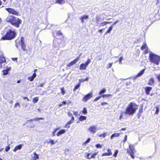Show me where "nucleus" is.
Returning a JSON list of instances; mask_svg holds the SVG:
<instances>
[{"mask_svg":"<svg viewBox=\"0 0 160 160\" xmlns=\"http://www.w3.org/2000/svg\"><path fill=\"white\" fill-rule=\"evenodd\" d=\"M118 20H117V21H116L114 22V23H113V24H112V25L113 26V25H115V24H116L117 22H118Z\"/></svg>","mask_w":160,"mask_h":160,"instance_id":"obj_58","label":"nucleus"},{"mask_svg":"<svg viewBox=\"0 0 160 160\" xmlns=\"http://www.w3.org/2000/svg\"><path fill=\"white\" fill-rule=\"evenodd\" d=\"M123 116V114L122 113H121L120 115V117L119 118V119H121L122 118Z\"/></svg>","mask_w":160,"mask_h":160,"instance_id":"obj_56","label":"nucleus"},{"mask_svg":"<svg viewBox=\"0 0 160 160\" xmlns=\"http://www.w3.org/2000/svg\"><path fill=\"white\" fill-rule=\"evenodd\" d=\"M154 78H152L149 80L148 84L149 85L152 86L154 85Z\"/></svg>","mask_w":160,"mask_h":160,"instance_id":"obj_17","label":"nucleus"},{"mask_svg":"<svg viewBox=\"0 0 160 160\" xmlns=\"http://www.w3.org/2000/svg\"><path fill=\"white\" fill-rule=\"evenodd\" d=\"M90 62V60L88 59L84 63L81 64L79 66V69L81 70H85L88 65Z\"/></svg>","mask_w":160,"mask_h":160,"instance_id":"obj_7","label":"nucleus"},{"mask_svg":"<svg viewBox=\"0 0 160 160\" xmlns=\"http://www.w3.org/2000/svg\"><path fill=\"white\" fill-rule=\"evenodd\" d=\"M127 135H125V137H124V139L123 140V143H125L126 141L127 140Z\"/></svg>","mask_w":160,"mask_h":160,"instance_id":"obj_49","label":"nucleus"},{"mask_svg":"<svg viewBox=\"0 0 160 160\" xmlns=\"http://www.w3.org/2000/svg\"><path fill=\"white\" fill-rule=\"evenodd\" d=\"M101 97H102L101 96H99L98 97H97L96 98L94 99V101H96L98 100H99V99H100L101 98Z\"/></svg>","mask_w":160,"mask_h":160,"instance_id":"obj_48","label":"nucleus"},{"mask_svg":"<svg viewBox=\"0 0 160 160\" xmlns=\"http://www.w3.org/2000/svg\"><path fill=\"white\" fill-rule=\"evenodd\" d=\"M127 152L129 153L131 157L133 158H134L135 150L132 146L131 145L129 146V148L128 149Z\"/></svg>","mask_w":160,"mask_h":160,"instance_id":"obj_6","label":"nucleus"},{"mask_svg":"<svg viewBox=\"0 0 160 160\" xmlns=\"http://www.w3.org/2000/svg\"><path fill=\"white\" fill-rule=\"evenodd\" d=\"M60 90L61 91V94L62 95H64L66 93V92H65V90L64 89V87H62L60 88Z\"/></svg>","mask_w":160,"mask_h":160,"instance_id":"obj_33","label":"nucleus"},{"mask_svg":"<svg viewBox=\"0 0 160 160\" xmlns=\"http://www.w3.org/2000/svg\"><path fill=\"white\" fill-rule=\"evenodd\" d=\"M99 21V19L98 18H97L96 19V23H98Z\"/></svg>","mask_w":160,"mask_h":160,"instance_id":"obj_61","label":"nucleus"},{"mask_svg":"<svg viewBox=\"0 0 160 160\" xmlns=\"http://www.w3.org/2000/svg\"><path fill=\"white\" fill-rule=\"evenodd\" d=\"M112 63H109L108 65V68H110L111 67Z\"/></svg>","mask_w":160,"mask_h":160,"instance_id":"obj_53","label":"nucleus"},{"mask_svg":"<svg viewBox=\"0 0 160 160\" xmlns=\"http://www.w3.org/2000/svg\"><path fill=\"white\" fill-rule=\"evenodd\" d=\"M56 143V142H54V141L52 139H50L49 141L48 142V143H51L52 145H53Z\"/></svg>","mask_w":160,"mask_h":160,"instance_id":"obj_40","label":"nucleus"},{"mask_svg":"<svg viewBox=\"0 0 160 160\" xmlns=\"http://www.w3.org/2000/svg\"><path fill=\"white\" fill-rule=\"evenodd\" d=\"M68 115L71 118V119L70 121H68L66 124L65 125V127H67L68 128L70 127V126H68V125H69L71 124L73 122L74 120V117L72 116V114L71 113L69 114L68 113Z\"/></svg>","mask_w":160,"mask_h":160,"instance_id":"obj_10","label":"nucleus"},{"mask_svg":"<svg viewBox=\"0 0 160 160\" xmlns=\"http://www.w3.org/2000/svg\"><path fill=\"white\" fill-rule=\"evenodd\" d=\"M145 71V69H143L141 71H140L137 74V76H139L142 75L143 73H144V71Z\"/></svg>","mask_w":160,"mask_h":160,"instance_id":"obj_37","label":"nucleus"},{"mask_svg":"<svg viewBox=\"0 0 160 160\" xmlns=\"http://www.w3.org/2000/svg\"><path fill=\"white\" fill-rule=\"evenodd\" d=\"M10 147L9 145L5 147V151H6V152H7L8 151H9V150L10 149Z\"/></svg>","mask_w":160,"mask_h":160,"instance_id":"obj_43","label":"nucleus"},{"mask_svg":"<svg viewBox=\"0 0 160 160\" xmlns=\"http://www.w3.org/2000/svg\"><path fill=\"white\" fill-rule=\"evenodd\" d=\"M36 76V74L35 73H34L32 76L31 77H29L28 78V79L30 81H32L34 80V78H35Z\"/></svg>","mask_w":160,"mask_h":160,"instance_id":"obj_21","label":"nucleus"},{"mask_svg":"<svg viewBox=\"0 0 160 160\" xmlns=\"http://www.w3.org/2000/svg\"><path fill=\"white\" fill-rule=\"evenodd\" d=\"M20 107V105L18 102H17L15 103L14 105V107L16 108L17 106Z\"/></svg>","mask_w":160,"mask_h":160,"instance_id":"obj_47","label":"nucleus"},{"mask_svg":"<svg viewBox=\"0 0 160 160\" xmlns=\"http://www.w3.org/2000/svg\"><path fill=\"white\" fill-rule=\"evenodd\" d=\"M107 135V133L106 132H104L102 134L99 135L98 137H102V138H105Z\"/></svg>","mask_w":160,"mask_h":160,"instance_id":"obj_31","label":"nucleus"},{"mask_svg":"<svg viewBox=\"0 0 160 160\" xmlns=\"http://www.w3.org/2000/svg\"><path fill=\"white\" fill-rule=\"evenodd\" d=\"M105 104H106V105H108V103L107 102H102L101 103V105L102 106H104V105Z\"/></svg>","mask_w":160,"mask_h":160,"instance_id":"obj_54","label":"nucleus"},{"mask_svg":"<svg viewBox=\"0 0 160 160\" xmlns=\"http://www.w3.org/2000/svg\"><path fill=\"white\" fill-rule=\"evenodd\" d=\"M5 9L10 14L16 16L20 15V13L13 8H6Z\"/></svg>","mask_w":160,"mask_h":160,"instance_id":"obj_5","label":"nucleus"},{"mask_svg":"<svg viewBox=\"0 0 160 160\" xmlns=\"http://www.w3.org/2000/svg\"><path fill=\"white\" fill-rule=\"evenodd\" d=\"M65 2V0H56L55 1L56 3H58L60 4H62Z\"/></svg>","mask_w":160,"mask_h":160,"instance_id":"obj_28","label":"nucleus"},{"mask_svg":"<svg viewBox=\"0 0 160 160\" xmlns=\"http://www.w3.org/2000/svg\"><path fill=\"white\" fill-rule=\"evenodd\" d=\"M88 18V16L87 15H84L81 17L80 19L82 22V23H83L84 22V20L87 19Z\"/></svg>","mask_w":160,"mask_h":160,"instance_id":"obj_25","label":"nucleus"},{"mask_svg":"<svg viewBox=\"0 0 160 160\" xmlns=\"http://www.w3.org/2000/svg\"><path fill=\"white\" fill-rule=\"evenodd\" d=\"M138 108L137 105L132 102H130L126 108L125 113L128 115H133Z\"/></svg>","mask_w":160,"mask_h":160,"instance_id":"obj_3","label":"nucleus"},{"mask_svg":"<svg viewBox=\"0 0 160 160\" xmlns=\"http://www.w3.org/2000/svg\"><path fill=\"white\" fill-rule=\"evenodd\" d=\"M44 84V83H41L39 85V87H42L43 86Z\"/></svg>","mask_w":160,"mask_h":160,"instance_id":"obj_57","label":"nucleus"},{"mask_svg":"<svg viewBox=\"0 0 160 160\" xmlns=\"http://www.w3.org/2000/svg\"><path fill=\"white\" fill-rule=\"evenodd\" d=\"M23 98L24 99H27L28 101H29V100L28 98L27 97H23Z\"/></svg>","mask_w":160,"mask_h":160,"instance_id":"obj_59","label":"nucleus"},{"mask_svg":"<svg viewBox=\"0 0 160 160\" xmlns=\"http://www.w3.org/2000/svg\"><path fill=\"white\" fill-rule=\"evenodd\" d=\"M56 34L58 36H60L62 35V32L60 31H57V32Z\"/></svg>","mask_w":160,"mask_h":160,"instance_id":"obj_46","label":"nucleus"},{"mask_svg":"<svg viewBox=\"0 0 160 160\" xmlns=\"http://www.w3.org/2000/svg\"><path fill=\"white\" fill-rule=\"evenodd\" d=\"M111 22H107V21L103 22H101L100 24V25L99 26V27H101V26L103 27V26L106 25H107V24H110Z\"/></svg>","mask_w":160,"mask_h":160,"instance_id":"obj_23","label":"nucleus"},{"mask_svg":"<svg viewBox=\"0 0 160 160\" xmlns=\"http://www.w3.org/2000/svg\"><path fill=\"white\" fill-rule=\"evenodd\" d=\"M21 47L22 48V49L23 51H26L27 49L26 48V45L24 43V41L22 39L21 40Z\"/></svg>","mask_w":160,"mask_h":160,"instance_id":"obj_18","label":"nucleus"},{"mask_svg":"<svg viewBox=\"0 0 160 160\" xmlns=\"http://www.w3.org/2000/svg\"><path fill=\"white\" fill-rule=\"evenodd\" d=\"M17 34L14 30L8 29L1 38L2 40H11L14 39L16 36Z\"/></svg>","mask_w":160,"mask_h":160,"instance_id":"obj_2","label":"nucleus"},{"mask_svg":"<svg viewBox=\"0 0 160 160\" xmlns=\"http://www.w3.org/2000/svg\"><path fill=\"white\" fill-rule=\"evenodd\" d=\"M38 101V97H36L33 98L32 99V102L34 103H36Z\"/></svg>","mask_w":160,"mask_h":160,"instance_id":"obj_30","label":"nucleus"},{"mask_svg":"<svg viewBox=\"0 0 160 160\" xmlns=\"http://www.w3.org/2000/svg\"><path fill=\"white\" fill-rule=\"evenodd\" d=\"M90 141V138H88L86 141L83 143L82 145L83 146H85L86 144L89 142Z\"/></svg>","mask_w":160,"mask_h":160,"instance_id":"obj_34","label":"nucleus"},{"mask_svg":"<svg viewBox=\"0 0 160 160\" xmlns=\"http://www.w3.org/2000/svg\"><path fill=\"white\" fill-rule=\"evenodd\" d=\"M6 62V59L3 55H1L0 56V64H2Z\"/></svg>","mask_w":160,"mask_h":160,"instance_id":"obj_19","label":"nucleus"},{"mask_svg":"<svg viewBox=\"0 0 160 160\" xmlns=\"http://www.w3.org/2000/svg\"><path fill=\"white\" fill-rule=\"evenodd\" d=\"M107 152L104 153L102 154V156H109L112 155V152L110 149H108L107 150Z\"/></svg>","mask_w":160,"mask_h":160,"instance_id":"obj_14","label":"nucleus"},{"mask_svg":"<svg viewBox=\"0 0 160 160\" xmlns=\"http://www.w3.org/2000/svg\"><path fill=\"white\" fill-rule=\"evenodd\" d=\"M82 112L84 114H86L87 113V110L85 108H83V110H82Z\"/></svg>","mask_w":160,"mask_h":160,"instance_id":"obj_44","label":"nucleus"},{"mask_svg":"<svg viewBox=\"0 0 160 160\" xmlns=\"http://www.w3.org/2000/svg\"><path fill=\"white\" fill-rule=\"evenodd\" d=\"M141 48L142 50H144V49H145V50L144 51V53L145 54H146L148 52V48L147 45L146 43L145 42L142 45Z\"/></svg>","mask_w":160,"mask_h":160,"instance_id":"obj_13","label":"nucleus"},{"mask_svg":"<svg viewBox=\"0 0 160 160\" xmlns=\"http://www.w3.org/2000/svg\"><path fill=\"white\" fill-rule=\"evenodd\" d=\"M80 56H78L75 59H74L73 61L69 63L67 65V67H70L75 64L79 59Z\"/></svg>","mask_w":160,"mask_h":160,"instance_id":"obj_8","label":"nucleus"},{"mask_svg":"<svg viewBox=\"0 0 160 160\" xmlns=\"http://www.w3.org/2000/svg\"><path fill=\"white\" fill-rule=\"evenodd\" d=\"M98 152H94L92 154L91 157H89L90 153H87L86 155V158L89 159H91V158H94L98 154Z\"/></svg>","mask_w":160,"mask_h":160,"instance_id":"obj_11","label":"nucleus"},{"mask_svg":"<svg viewBox=\"0 0 160 160\" xmlns=\"http://www.w3.org/2000/svg\"><path fill=\"white\" fill-rule=\"evenodd\" d=\"M95 146L97 148H102V145L99 144H96Z\"/></svg>","mask_w":160,"mask_h":160,"instance_id":"obj_45","label":"nucleus"},{"mask_svg":"<svg viewBox=\"0 0 160 160\" xmlns=\"http://www.w3.org/2000/svg\"><path fill=\"white\" fill-rule=\"evenodd\" d=\"M66 132V130L64 129H62L58 132L56 135L58 136H59L61 135L64 134Z\"/></svg>","mask_w":160,"mask_h":160,"instance_id":"obj_22","label":"nucleus"},{"mask_svg":"<svg viewBox=\"0 0 160 160\" xmlns=\"http://www.w3.org/2000/svg\"><path fill=\"white\" fill-rule=\"evenodd\" d=\"M106 91V90L105 88H103L99 92V94H101L102 93L105 92Z\"/></svg>","mask_w":160,"mask_h":160,"instance_id":"obj_41","label":"nucleus"},{"mask_svg":"<svg viewBox=\"0 0 160 160\" xmlns=\"http://www.w3.org/2000/svg\"><path fill=\"white\" fill-rule=\"evenodd\" d=\"M62 105H65L66 104L67 102L66 101H63L62 102Z\"/></svg>","mask_w":160,"mask_h":160,"instance_id":"obj_55","label":"nucleus"},{"mask_svg":"<svg viewBox=\"0 0 160 160\" xmlns=\"http://www.w3.org/2000/svg\"><path fill=\"white\" fill-rule=\"evenodd\" d=\"M118 150H116L115 152L114 153L113 155V156L115 157H117V153H118Z\"/></svg>","mask_w":160,"mask_h":160,"instance_id":"obj_50","label":"nucleus"},{"mask_svg":"<svg viewBox=\"0 0 160 160\" xmlns=\"http://www.w3.org/2000/svg\"><path fill=\"white\" fill-rule=\"evenodd\" d=\"M5 21L17 28L20 27V25L22 22L21 19L12 15L8 16L6 18Z\"/></svg>","mask_w":160,"mask_h":160,"instance_id":"obj_1","label":"nucleus"},{"mask_svg":"<svg viewBox=\"0 0 160 160\" xmlns=\"http://www.w3.org/2000/svg\"><path fill=\"white\" fill-rule=\"evenodd\" d=\"M86 119V117L84 116H80L79 118V120L80 121H82Z\"/></svg>","mask_w":160,"mask_h":160,"instance_id":"obj_29","label":"nucleus"},{"mask_svg":"<svg viewBox=\"0 0 160 160\" xmlns=\"http://www.w3.org/2000/svg\"><path fill=\"white\" fill-rule=\"evenodd\" d=\"M42 118H34V119H30V120H28V122H32L33 121H37V120H39L40 119H42Z\"/></svg>","mask_w":160,"mask_h":160,"instance_id":"obj_32","label":"nucleus"},{"mask_svg":"<svg viewBox=\"0 0 160 160\" xmlns=\"http://www.w3.org/2000/svg\"><path fill=\"white\" fill-rule=\"evenodd\" d=\"M21 80H18L17 81V83H19L21 82Z\"/></svg>","mask_w":160,"mask_h":160,"instance_id":"obj_62","label":"nucleus"},{"mask_svg":"<svg viewBox=\"0 0 160 160\" xmlns=\"http://www.w3.org/2000/svg\"><path fill=\"white\" fill-rule=\"evenodd\" d=\"M84 82V80L82 79H80L79 80V82L78 83H79V84H81V83L82 82Z\"/></svg>","mask_w":160,"mask_h":160,"instance_id":"obj_52","label":"nucleus"},{"mask_svg":"<svg viewBox=\"0 0 160 160\" xmlns=\"http://www.w3.org/2000/svg\"><path fill=\"white\" fill-rule=\"evenodd\" d=\"M120 135V133H114L112 135L110 138L111 139H112L114 137H118Z\"/></svg>","mask_w":160,"mask_h":160,"instance_id":"obj_26","label":"nucleus"},{"mask_svg":"<svg viewBox=\"0 0 160 160\" xmlns=\"http://www.w3.org/2000/svg\"><path fill=\"white\" fill-rule=\"evenodd\" d=\"M92 93H89L85 95L82 99L84 102H86L88 100L91 98L92 97Z\"/></svg>","mask_w":160,"mask_h":160,"instance_id":"obj_9","label":"nucleus"},{"mask_svg":"<svg viewBox=\"0 0 160 160\" xmlns=\"http://www.w3.org/2000/svg\"><path fill=\"white\" fill-rule=\"evenodd\" d=\"M112 28H113L112 25L110 26L109 27L108 30L105 33L107 34L108 33H110L111 32V30H112Z\"/></svg>","mask_w":160,"mask_h":160,"instance_id":"obj_36","label":"nucleus"},{"mask_svg":"<svg viewBox=\"0 0 160 160\" xmlns=\"http://www.w3.org/2000/svg\"><path fill=\"white\" fill-rule=\"evenodd\" d=\"M123 59L122 57H120L119 59V62L120 63L122 64V61Z\"/></svg>","mask_w":160,"mask_h":160,"instance_id":"obj_51","label":"nucleus"},{"mask_svg":"<svg viewBox=\"0 0 160 160\" xmlns=\"http://www.w3.org/2000/svg\"><path fill=\"white\" fill-rule=\"evenodd\" d=\"M60 127H58L56 128H55L53 131L52 132V136H54L55 135V133L59 129H60Z\"/></svg>","mask_w":160,"mask_h":160,"instance_id":"obj_38","label":"nucleus"},{"mask_svg":"<svg viewBox=\"0 0 160 160\" xmlns=\"http://www.w3.org/2000/svg\"><path fill=\"white\" fill-rule=\"evenodd\" d=\"M33 154H34V156L32 158V160H36L39 158L38 155L35 152H34Z\"/></svg>","mask_w":160,"mask_h":160,"instance_id":"obj_24","label":"nucleus"},{"mask_svg":"<svg viewBox=\"0 0 160 160\" xmlns=\"http://www.w3.org/2000/svg\"><path fill=\"white\" fill-rule=\"evenodd\" d=\"M112 95L111 94H103L101 95V96L103 98H105V97H108L110 96H112Z\"/></svg>","mask_w":160,"mask_h":160,"instance_id":"obj_39","label":"nucleus"},{"mask_svg":"<svg viewBox=\"0 0 160 160\" xmlns=\"http://www.w3.org/2000/svg\"><path fill=\"white\" fill-rule=\"evenodd\" d=\"M81 84H79V83H78L76 85L74 88L73 91H75L80 86Z\"/></svg>","mask_w":160,"mask_h":160,"instance_id":"obj_35","label":"nucleus"},{"mask_svg":"<svg viewBox=\"0 0 160 160\" xmlns=\"http://www.w3.org/2000/svg\"><path fill=\"white\" fill-rule=\"evenodd\" d=\"M149 58L150 61L157 65H158L160 61V57L151 52L149 54Z\"/></svg>","mask_w":160,"mask_h":160,"instance_id":"obj_4","label":"nucleus"},{"mask_svg":"<svg viewBox=\"0 0 160 160\" xmlns=\"http://www.w3.org/2000/svg\"><path fill=\"white\" fill-rule=\"evenodd\" d=\"M140 107L141 108L139 109L138 112L137 114L138 118H139L141 116V114L143 112V106L142 105H141Z\"/></svg>","mask_w":160,"mask_h":160,"instance_id":"obj_16","label":"nucleus"},{"mask_svg":"<svg viewBox=\"0 0 160 160\" xmlns=\"http://www.w3.org/2000/svg\"><path fill=\"white\" fill-rule=\"evenodd\" d=\"M152 88L150 87H146L145 88V92L147 95L150 94V92L152 90Z\"/></svg>","mask_w":160,"mask_h":160,"instance_id":"obj_15","label":"nucleus"},{"mask_svg":"<svg viewBox=\"0 0 160 160\" xmlns=\"http://www.w3.org/2000/svg\"><path fill=\"white\" fill-rule=\"evenodd\" d=\"M88 129L91 133H92L93 134H95L97 131V128L95 126H92L90 127Z\"/></svg>","mask_w":160,"mask_h":160,"instance_id":"obj_12","label":"nucleus"},{"mask_svg":"<svg viewBox=\"0 0 160 160\" xmlns=\"http://www.w3.org/2000/svg\"><path fill=\"white\" fill-rule=\"evenodd\" d=\"M62 106V103H60V104H59V105H58V106H59V107H61Z\"/></svg>","mask_w":160,"mask_h":160,"instance_id":"obj_64","label":"nucleus"},{"mask_svg":"<svg viewBox=\"0 0 160 160\" xmlns=\"http://www.w3.org/2000/svg\"><path fill=\"white\" fill-rule=\"evenodd\" d=\"M102 29H100L98 31L100 32H102Z\"/></svg>","mask_w":160,"mask_h":160,"instance_id":"obj_63","label":"nucleus"},{"mask_svg":"<svg viewBox=\"0 0 160 160\" xmlns=\"http://www.w3.org/2000/svg\"><path fill=\"white\" fill-rule=\"evenodd\" d=\"M11 69V68H9L8 69L4 70L2 72H3V74L4 75H6L8 74V72L9 70Z\"/></svg>","mask_w":160,"mask_h":160,"instance_id":"obj_27","label":"nucleus"},{"mask_svg":"<svg viewBox=\"0 0 160 160\" xmlns=\"http://www.w3.org/2000/svg\"><path fill=\"white\" fill-rule=\"evenodd\" d=\"M155 108H156V110L155 113V114H158L159 110V108L158 107H156Z\"/></svg>","mask_w":160,"mask_h":160,"instance_id":"obj_42","label":"nucleus"},{"mask_svg":"<svg viewBox=\"0 0 160 160\" xmlns=\"http://www.w3.org/2000/svg\"><path fill=\"white\" fill-rule=\"evenodd\" d=\"M126 130V128H122L120 130V131H124Z\"/></svg>","mask_w":160,"mask_h":160,"instance_id":"obj_60","label":"nucleus"},{"mask_svg":"<svg viewBox=\"0 0 160 160\" xmlns=\"http://www.w3.org/2000/svg\"><path fill=\"white\" fill-rule=\"evenodd\" d=\"M22 147V144H19L17 146L15 147L13 150V151L14 152H16L17 150H20L21 149Z\"/></svg>","mask_w":160,"mask_h":160,"instance_id":"obj_20","label":"nucleus"}]
</instances>
